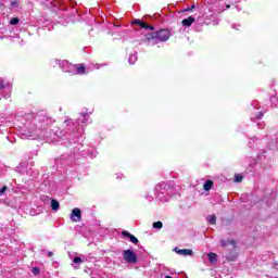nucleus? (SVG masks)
I'll list each match as a JSON object with an SVG mask.
<instances>
[{"label": "nucleus", "mask_w": 278, "mask_h": 278, "mask_svg": "<svg viewBox=\"0 0 278 278\" xmlns=\"http://www.w3.org/2000/svg\"><path fill=\"white\" fill-rule=\"evenodd\" d=\"M132 25H138L141 29H146L147 31H153L155 27L153 25H149L144 23L142 20H135Z\"/></svg>", "instance_id": "nucleus-9"}, {"label": "nucleus", "mask_w": 278, "mask_h": 278, "mask_svg": "<svg viewBox=\"0 0 278 278\" xmlns=\"http://www.w3.org/2000/svg\"><path fill=\"white\" fill-rule=\"evenodd\" d=\"M81 257H79V256H75L74 257V264H81Z\"/></svg>", "instance_id": "nucleus-26"}, {"label": "nucleus", "mask_w": 278, "mask_h": 278, "mask_svg": "<svg viewBox=\"0 0 278 278\" xmlns=\"http://www.w3.org/2000/svg\"><path fill=\"white\" fill-rule=\"evenodd\" d=\"M138 61V52H134L132 54L129 55L128 62L129 64H136Z\"/></svg>", "instance_id": "nucleus-17"}, {"label": "nucleus", "mask_w": 278, "mask_h": 278, "mask_svg": "<svg viewBox=\"0 0 278 278\" xmlns=\"http://www.w3.org/2000/svg\"><path fill=\"white\" fill-rule=\"evenodd\" d=\"M53 121L49 114L41 111L38 112L29 128L27 130H24L21 134V138L23 140H46V142H53L55 138H63V136H66L67 131L64 129H60L58 126L53 127ZM50 127H53L49 129Z\"/></svg>", "instance_id": "nucleus-1"}, {"label": "nucleus", "mask_w": 278, "mask_h": 278, "mask_svg": "<svg viewBox=\"0 0 278 278\" xmlns=\"http://www.w3.org/2000/svg\"><path fill=\"white\" fill-rule=\"evenodd\" d=\"M226 8H227V10H229V5H227Z\"/></svg>", "instance_id": "nucleus-32"}, {"label": "nucleus", "mask_w": 278, "mask_h": 278, "mask_svg": "<svg viewBox=\"0 0 278 278\" xmlns=\"http://www.w3.org/2000/svg\"><path fill=\"white\" fill-rule=\"evenodd\" d=\"M48 257H53V252H48Z\"/></svg>", "instance_id": "nucleus-29"}, {"label": "nucleus", "mask_w": 278, "mask_h": 278, "mask_svg": "<svg viewBox=\"0 0 278 278\" xmlns=\"http://www.w3.org/2000/svg\"><path fill=\"white\" fill-rule=\"evenodd\" d=\"M123 258L125 262H127V264H136V262H138V256L134 253L132 250H124Z\"/></svg>", "instance_id": "nucleus-7"}, {"label": "nucleus", "mask_w": 278, "mask_h": 278, "mask_svg": "<svg viewBox=\"0 0 278 278\" xmlns=\"http://www.w3.org/2000/svg\"><path fill=\"white\" fill-rule=\"evenodd\" d=\"M262 116H264V114L258 113V114H257V116H256V118H258V119H260V118H262Z\"/></svg>", "instance_id": "nucleus-28"}, {"label": "nucleus", "mask_w": 278, "mask_h": 278, "mask_svg": "<svg viewBox=\"0 0 278 278\" xmlns=\"http://www.w3.org/2000/svg\"><path fill=\"white\" fill-rule=\"evenodd\" d=\"M153 229H162L164 227V224L162 222H154L152 224Z\"/></svg>", "instance_id": "nucleus-21"}, {"label": "nucleus", "mask_w": 278, "mask_h": 278, "mask_svg": "<svg viewBox=\"0 0 278 278\" xmlns=\"http://www.w3.org/2000/svg\"><path fill=\"white\" fill-rule=\"evenodd\" d=\"M146 199H149L150 201H153V197H150V195L146 197Z\"/></svg>", "instance_id": "nucleus-31"}, {"label": "nucleus", "mask_w": 278, "mask_h": 278, "mask_svg": "<svg viewBox=\"0 0 278 278\" xmlns=\"http://www.w3.org/2000/svg\"><path fill=\"white\" fill-rule=\"evenodd\" d=\"M213 186H214V181L206 180L203 185V188H204L205 192H208V190H212Z\"/></svg>", "instance_id": "nucleus-16"}, {"label": "nucleus", "mask_w": 278, "mask_h": 278, "mask_svg": "<svg viewBox=\"0 0 278 278\" xmlns=\"http://www.w3.org/2000/svg\"><path fill=\"white\" fill-rule=\"evenodd\" d=\"M170 36H173L170 29L165 28L146 35V40L149 45H157L159 42H166Z\"/></svg>", "instance_id": "nucleus-2"}, {"label": "nucleus", "mask_w": 278, "mask_h": 278, "mask_svg": "<svg viewBox=\"0 0 278 278\" xmlns=\"http://www.w3.org/2000/svg\"><path fill=\"white\" fill-rule=\"evenodd\" d=\"M237 27H240V25H232V29H238Z\"/></svg>", "instance_id": "nucleus-30"}, {"label": "nucleus", "mask_w": 278, "mask_h": 278, "mask_svg": "<svg viewBox=\"0 0 278 278\" xmlns=\"http://www.w3.org/2000/svg\"><path fill=\"white\" fill-rule=\"evenodd\" d=\"M206 220H207V223H208L210 225H216V215H215V214L208 215V216L206 217Z\"/></svg>", "instance_id": "nucleus-20"}, {"label": "nucleus", "mask_w": 278, "mask_h": 278, "mask_svg": "<svg viewBox=\"0 0 278 278\" xmlns=\"http://www.w3.org/2000/svg\"><path fill=\"white\" fill-rule=\"evenodd\" d=\"M31 273H33V275H35V277H38V275H40V268L33 267Z\"/></svg>", "instance_id": "nucleus-24"}, {"label": "nucleus", "mask_w": 278, "mask_h": 278, "mask_svg": "<svg viewBox=\"0 0 278 278\" xmlns=\"http://www.w3.org/2000/svg\"><path fill=\"white\" fill-rule=\"evenodd\" d=\"M220 247L228 251V254L225 255L228 262H236V260H238V252H236V240H222Z\"/></svg>", "instance_id": "nucleus-3"}, {"label": "nucleus", "mask_w": 278, "mask_h": 278, "mask_svg": "<svg viewBox=\"0 0 278 278\" xmlns=\"http://www.w3.org/2000/svg\"><path fill=\"white\" fill-rule=\"evenodd\" d=\"M8 190V186H3L1 189H0V197H2V194H5Z\"/></svg>", "instance_id": "nucleus-25"}, {"label": "nucleus", "mask_w": 278, "mask_h": 278, "mask_svg": "<svg viewBox=\"0 0 278 278\" xmlns=\"http://www.w3.org/2000/svg\"><path fill=\"white\" fill-rule=\"evenodd\" d=\"M18 23H21L18 17H13L10 20V25H18Z\"/></svg>", "instance_id": "nucleus-22"}, {"label": "nucleus", "mask_w": 278, "mask_h": 278, "mask_svg": "<svg viewBox=\"0 0 278 278\" xmlns=\"http://www.w3.org/2000/svg\"><path fill=\"white\" fill-rule=\"evenodd\" d=\"M242 179H243L242 175H240V174H236V175H235V181H236V184H240V181H242Z\"/></svg>", "instance_id": "nucleus-23"}, {"label": "nucleus", "mask_w": 278, "mask_h": 278, "mask_svg": "<svg viewBox=\"0 0 278 278\" xmlns=\"http://www.w3.org/2000/svg\"><path fill=\"white\" fill-rule=\"evenodd\" d=\"M154 192L159 201H168V199H170L173 188H170V186H168L166 182H161L156 185Z\"/></svg>", "instance_id": "nucleus-4"}, {"label": "nucleus", "mask_w": 278, "mask_h": 278, "mask_svg": "<svg viewBox=\"0 0 278 278\" xmlns=\"http://www.w3.org/2000/svg\"><path fill=\"white\" fill-rule=\"evenodd\" d=\"M11 10H21V2L18 0H14L10 5Z\"/></svg>", "instance_id": "nucleus-18"}, {"label": "nucleus", "mask_w": 278, "mask_h": 278, "mask_svg": "<svg viewBox=\"0 0 278 278\" xmlns=\"http://www.w3.org/2000/svg\"><path fill=\"white\" fill-rule=\"evenodd\" d=\"M174 251L178 255H184L185 257H187V255H192V250H190V249L179 250V248H175Z\"/></svg>", "instance_id": "nucleus-12"}, {"label": "nucleus", "mask_w": 278, "mask_h": 278, "mask_svg": "<svg viewBox=\"0 0 278 278\" xmlns=\"http://www.w3.org/2000/svg\"><path fill=\"white\" fill-rule=\"evenodd\" d=\"M86 73V67L83 64L75 65V71L72 75H84Z\"/></svg>", "instance_id": "nucleus-13"}, {"label": "nucleus", "mask_w": 278, "mask_h": 278, "mask_svg": "<svg viewBox=\"0 0 278 278\" xmlns=\"http://www.w3.org/2000/svg\"><path fill=\"white\" fill-rule=\"evenodd\" d=\"M51 208L53 212H58V210H60V202H58V200H51Z\"/></svg>", "instance_id": "nucleus-19"}, {"label": "nucleus", "mask_w": 278, "mask_h": 278, "mask_svg": "<svg viewBox=\"0 0 278 278\" xmlns=\"http://www.w3.org/2000/svg\"><path fill=\"white\" fill-rule=\"evenodd\" d=\"M56 62L60 68H62L63 73H71V75L75 73V65H73L68 61H56Z\"/></svg>", "instance_id": "nucleus-8"}, {"label": "nucleus", "mask_w": 278, "mask_h": 278, "mask_svg": "<svg viewBox=\"0 0 278 278\" xmlns=\"http://www.w3.org/2000/svg\"><path fill=\"white\" fill-rule=\"evenodd\" d=\"M71 220H73V223H79V220H81V210L77 207L74 208L71 214Z\"/></svg>", "instance_id": "nucleus-10"}, {"label": "nucleus", "mask_w": 278, "mask_h": 278, "mask_svg": "<svg viewBox=\"0 0 278 278\" xmlns=\"http://www.w3.org/2000/svg\"><path fill=\"white\" fill-rule=\"evenodd\" d=\"M122 236L124 238H129L130 242H132V244H138V238H136L134 235H131L129 231H122Z\"/></svg>", "instance_id": "nucleus-11"}, {"label": "nucleus", "mask_w": 278, "mask_h": 278, "mask_svg": "<svg viewBox=\"0 0 278 278\" xmlns=\"http://www.w3.org/2000/svg\"><path fill=\"white\" fill-rule=\"evenodd\" d=\"M81 123L83 125H86V123H90V114L88 112H81L80 116L77 119V123L73 122V119H67L64 122L65 129L67 131H72L73 129H77V125Z\"/></svg>", "instance_id": "nucleus-5"}, {"label": "nucleus", "mask_w": 278, "mask_h": 278, "mask_svg": "<svg viewBox=\"0 0 278 278\" xmlns=\"http://www.w3.org/2000/svg\"><path fill=\"white\" fill-rule=\"evenodd\" d=\"M207 257L211 264H216V262H218V255H216V253L211 252L207 254Z\"/></svg>", "instance_id": "nucleus-15"}, {"label": "nucleus", "mask_w": 278, "mask_h": 278, "mask_svg": "<svg viewBox=\"0 0 278 278\" xmlns=\"http://www.w3.org/2000/svg\"><path fill=\"white\" fill-rule=\"evenodd\" d=\"M192 10H194V5H191V8L185 9V12H192Z\"/></svg>", "instance_id": "nucleus-27"}, {"label": "nucleus", "mask_w": 278, "mask_h": 278, "mask_svg": "<svg viewBox=\"0 0 278 278\" xmlns=\"http://www.w3.org/2000/svg\"><path fill=\"white\" fill-rule=\"evenodd\" d=\"M194 17L193 16H189V17H187V18H185V20H182L181 21V25L184 26V27H192V23H194Z\"/></svg>", "instance_id": "nucleus-14"}, {"label": "nucleus", "mask_w": 278, "mask_h": 278, "mask_svg": "<svg viewBox=\"0 0 278 278\" xmlns=\"http://www.w3.org/2000/svg\"><path fill=\"white\" fill-rule=\"evenodd\" d=\"M257 127H260V124H257Z\"/></svg>", "instance_id": "nucleus-33"}, {"label": "nucleus", "mask_w": 278, "mask_h": 278, "mask_svg": "<svg viewBox=\"0 0 278 278\" xmlns=\"http://www.w3.org/2000/svg\"><path fill=\"white\" fill-rule=\"evenodd\" d=\"M11 92L12 85L8 81H4L3 78H0V100L9 99Z\"/></svg>", "instance_id": "nucleus-6"}]
</instances>
